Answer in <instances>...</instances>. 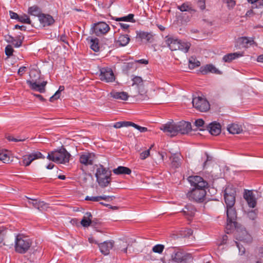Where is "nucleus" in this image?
<instances>
[{
  "label": "nucleus",
  "instance_id": "f257e3e1",
  "mask_svg": "<svg viewBox=\"0 0 263 263\" xmlns=\"http://www.w3.org/2000/svg\"><path fill=\"white\" fill-rule=\"evenodd\" d=\"M71 155L64 146L51 151L48 154L47 158L57 163L65 164L69 162Z\"/></svg>",
  "mask_w": 263,
  "mask_h": 263
},
{
  "label": "nucleus",
  "instance_id": "f03ea898",
  "mask_svg": "<svg viewBox=\"0 0 263 263\" xmlns=\"http://www.w3.org/2000/svg\"><path fill=\"white\" fill-rule=\"evenodd\" d=\"M95 176L99 185L102 187L108 186L110 182V171L100 164L96 170Z\"/></svg>",
  "mask_w": 263,
  "mask_h": 263
},
{
  "label": "nucleus",
  "instance_id": "7ed1b4c3",
  "mask_svg": "<svg viewBox=\"0 0 263 263\" xmlns=\"http://www.w3.org/2000/svg\"><path fill=\"white\" fill-rule=\"evenodd\" d=\"M32 242L28 237L17 235L15 240V250L21 254L26 253L31 247Z\"/></svg>",
  "mask_w": 263,
  "mask_h": 263
},
{
  "label": "nucleus",
  "instance_id": "20e7f679",
  "mask_svg": "<svg viewBox=\"0 0 263 263\" xmlns=\"http://www.w3.org/2000/svg\"><path fill=\"white\" fill-rule=\"evenodd\" d=\"M191 259V254L186 253L179 249H175L171 254L168 263H187V261Z\"/></svg>",
  "mask_w": 263,
  "mask_h": 263
},
{
  "label": "nucleus",
  "instance_id": "39448f33",
  "mask_svg": "<svg viewBox=\"0 0 263 263\" xmlns=\"http://www.w3.org/2000/svg\"><path fill=\"white\" fill-rule=\"evenodd\" d=\"M206 195L205 188H193L187 194L189 199L195 201L197 202H202L204 201Z\"/></svg>",
  "mask_w": 263,
  "mask_h": 263
},
{
  "label": "nucleus",
  "instance_id": "423d86ee",
  "mask_svg": "<svg viewBox=\"0 0 263 263\" xmlns=\"http://www.w3.org/2000/svg\"><path fill=\"white\" fill-rule=\"evenodd\" d=\"M224 193L226 207L234 206L235 203V189L232 185H229L226 187Z\"/></svg>",
  "mask_w": 263,
  "mask_h": 263
},
{
  "label": "nucleus",
  "instance_id": "0eeeda50",
  "mask_svg": "<svg viewBox=\"0 0 263 263\" xmlns=\"http://www.w3.org/2000/svg\"><path fill=\"white\" fill-rule=\"evenodd\" d=\"M227 224L226 228L231 230L236 227L237 213L234 206H227Z\"/></svg>",
  "mask_w": 263,
  "mask_h": 263
},
{
  "label": "nucleus",
  "instance_id": "6e6552de",
  "mask_svg": "<svg viewBox=\"0 0 263 263\" xmlns=\"http://www.w3.org/2000/svg\"><path fill=\"white\" fill-rule=\"evenodd\" d=\"M192 103L195 108L202 112L206 111L210 108L209 102L201 97L194 98L192 100Z\"/></svg>",
  "mask_w": 263,
  "mask_h": 263
},
{
  "label": "nucleus",
  "instance_id": "1a4fd4ad",
  "mask_svg": "<svg viewBox=\"0 0 263 263\" xmlns=\"http://www.w3.org/2000/svg\"><path fill=\"white\" fill-rule=\"evenodd\" d=\"M79 155V162L84 166L92 165L96 158L95 154L89 152H82Z\"/></svg>",
  "mask_w": 263,
  "mask_h": 263
},
{
  "label": "nucleus",
  "instance_id": "9d476101",
  "mask_svg": "<svg viewBox=\"0 0 263 263\" xmlns=\"http://www.w3.org/2000/svg\"><path fill=\"white\" fill-rule=\"evenodd\" d=\"M91 29L97 36L106 34L110 30L109 25L104 22H99L93 24Z\"/></svg>",
  "mask_w": 263,
  "mask_h": 263
},
{
  "label": "nucleus",
  "instance_id": "9b49d317",
  "mask_svg": "<svg viewBox=\"0 0 263 263\" xmlns=\"http://www.w3.org/2000/svg\"><path fill=\"white\" fill-rule=\"evenodd\" d=\"M45 157L39 151H33L28 155L23 157L22 164L25 166H29L32 161L39 159H44Z\"/></svg>",
  "mask_w": 263,
  "mask_h": 263
},
{
  "label": "nucleus",
  "instance_id": "f8f14e48",
  "mask_svg": "<svg viewBox=\"0 0 263 263\" xmlns=\"http://www.w3.org/2000/svg\"><path fill=\"white\" fill-rule=\"evenodd\" d=\"M100 79L107 83L112 82L115 80V76L112 69L109 67H103L100 69Z\"/></svg>",
  "mask_w": 263,
  "mask_h": 263
},
{
  "label": "nucleus",
  "instance_id": "ddd939ff",
  "mask_svg": "<svg viewBox=\"0 0 263 263\" xmlns=\"http://www.w3.org/2000/svg\"><path fill=\"white\" fill-rule=\"evenodd\" d=\"M191 185L194 187V188H205L208 185L206 181L199 176H191L187 179Z\"/></svg>",
  "mask_w": 263,
  "mask_h": 263
},
{
  "label": "nucleus",
  "instance_id": "4468645a",
  "mask_svg": "<svg viewBox=\"0 0 263 263\" xmlns=\"http://www.w3.org/2000/svg\"><path fill=\"white\" fill-rule=\"evenodd\" d=\"M160 129L167 135L171 137H174L177 135V130L176 128V123L173 121L168 122L166 124L162 125L160 127Z\"/></svg>",
  "mask_w": 263,
  "mask_h": 263
},
{
  "label": "nucleus",
  "instance_id": "2eb2a0df",
  "mask_svg": "<svg viewBox=\"0 0 263 263\" xmlns=\"http://www.w3.org/2000/svg\"><path fill=\"white\" fill-rule=\"evenodd\" d=\"M176 128L178 134H186L191 131L192 126L191 124L189 122L182 121L176 123Z\"/></svg>",
  "mask_w": 263,
  "mask_h": 263
},
{
  "label": "nucleus",
  "instance_id": "dca6fc26",
  "mask_svg": "<svg viewBox=\"0 0 263 263\" xmlns=\"http://www.w3.org/2000/svg\"><path fill=\"white\" fill-rule=\"evenodd\" d=\"M27 84L29 85L30 88L34 90L37 91L41 93L45 92V86L47 83V81H43L40 84L37 83L36 81L27 80Z\"/></svg>",
  "mask_w": 263,
  "mask_h": 263
},
{
  "label": "nucleus",
  "instance_id": "f3484780",
  "mask_svg": "<svg viewBox=\"0 0 263 263\" xmlns=\"http://www.w3.org/2000/svg\"><path fill=\"white\" fill-rule=\"evenodd\" d=\"M236 239L245 243H250L252 240L251 236L246 230L237 231L235 234Z\"/></svg>",
  "mask_w": 263,
  "mask_h": 263
},
{
  "label": "nucleus",
  "instance_id": "a211bd4d",
  "mask_svg": "<svg viewBox=\"0 0 263 263\" xmlns=\"http://www.w3.org/2000/svg\"><path fill=\"white\" fill-rule=\"evenodd\" d=\"M237 43L242 48H248L250 46H257L254 38L251 37L242 36L238 38Z\"/></svg>",
  "mask_w": 263,
  "mask_h": 263
},
{
  "label": "nucleus",
  "instance_id": "6ab92c4d",
  "mask_svg": "<svg viewBox=\"0 0 263 263\" xmlns=\"http://www.w3.org/2000/svg\"><path fill=\"white\" fill-rule=\"evenodd\" d=\"M196 212V209L195 207L191 204L186 205L182 211L183 215L189 220H190L194 216Z\"/></svg>",
  "mask_w": 263,
  "mask_h": 263
},
{
  "label": "nucleus",
  "instance_id": "aec40b11",
  "mask_svg": "<svg viewBox=\"0 0 263 263\" xmlns=\"http://www.w3.org/2000/svg\"><path fill=\"white\" fill-rule=\"evenodd\" d=\"M39 21L44 26H49L54 23V20L53 17L49 14L42 13L39 15Z\"/></svg>",
  "mask_w": 263,
  "mask_h": 263
},
{
  "label": "nucleus",
  "instance_id": "412c9836",
  "mask_svg": "<svg viewBox=\"0 0 263 263\" xmlns=\"http://www.w3.org/2000/svg\"><path fill=\"white\" fill-rule=\"evenodd\" d=\"M200 71L202 74H206L209 72L215 74H221L220 71L211 64L201 66L200 68Z\"/></svg>",
  "mask_w": 263,
  "mask_h": 263
},
{
  "label": "nucleus",
  "instance_id": "4be33fe9",
  "mask_svg": "<svg viewBox=\"0 0 263 263\" xmlns=\"http://www.w3.org/2000/svg\"><path fill=\"white\" fill-rule=\"evenodd\" d=\"M113 246L114 241H106L99 245L101 252L105 255L109 253V251Z\"/></svg>",
  "mask_w": 263,
  "mask_h": 263
},
{
  "label": "nucleus",
  "instance_id": "5701e85b",
  "mask_svg": "<svg viewBox=\"0 0 263 263\" xmlns=\"http://www.w3.org/2000/svg\"><path fill=\"white\" fill-rule=\"evenodd\" d=\"M244 198L247 201L248 205L250 208H254L256 205V199L251 191L246 192L244 194Z\"/></svg>",
  "mask_w": 263,
  "mask_h": 263
},
{
  "label": "nucleus",
  "instance_id": "b1692460",
  "mask_svg": "<svg viewBox=\"0 0 263 263\" xmlns=\"http://www.w3.org/2000/svg\"><path fill=\"white\" fill-rule=\"evenodd\" d=\"M180 40L173 37H168L166 40V43L172 51H175L179 48Z\"/></svg>",
  "mask_w": 263,
  "mask_h": 263
},
{
  "label": "nucleus",
  "instance_id": "393cba45",
  "mask_svg": "<svg viewBox=\"0 0 263 263\" xmlns=\"http://www.w3.org/2000/svg\"><path fill=\"white\" fill-rule=\"evenodd\" d=\"M243 56V52H237L234 53H230L223 56L222 59L225 62L230 63L233 60Z\"/></svg>",
  "mask_w": 263,
  "mask_h": 263
},
{
  "label": "nucleus",
  "instance_id": "a878e982",
  "mask_svg": "<svg viewBox=\"0 0 263 263\" xmlns=\"http://www.w3.org/2000/svg\"><path fill=\"white\" fill-rule=\"evenodd\" d=\"M130 41V38L127 34L120 35L118 40L116 41V45L118 47L125 46L127 45Z\"/></svg>",
  "mask_w": 263,
  "mask_h": 263
},
{
  "label": "nucleus",
  "instance_id": "bb28decb",
  "mask_svg": "<svg viewBox=\"0 0 263 263\" xmlns=\"http://www.w3.org/2000/svg\"><path fill=\"white\" fill-rule=\"evenodd\" d=\"M153 34L151 32L145 31L137 32V37L141 40H145L148 42H152L153 41Z\"/></svg>",
  "mask_w": 263,
  "mask_h": 263
},
{
  "label": "nucleus",
  "instance_id": "cd10ccee",
  "mask_svg": "<svg viewBox=\"0 0 263 263\" xmlns=\"http://www.w3.org/2000/svg\"><path fill=\"white\" fill-rule=\"evenodd\" d=\"M177 8L182 12L187 11L191 13H195L196 11L189 2H185L180 6H178Z\"/></svg>",
  "mask_w": 263,
  "mask_h": 263
},
{
  "label": "nucleus",
  "instance_id": "c85d7f7f",
  "mask_svg": "<svg viewBox=\"0 0 263 263\" xmlns=\"http://www.w3.org/2000/svg\"><path fill=\"white\" fill-rule=\"evenodd\" d=\"M110 96L115 99L121 100L124 101L127 100L129 96L128 93L124 91L117 92L112 91L110 93Z\"/></svg>",
  "mask_w": 263,
  "mask_h": 263
},
{
  "label": "nucleus",
  "instance_id": "c756f323",
  "mask_svg": "<svg viewBox=\"0 0 263 263\" xmlns=\"http://www.w3.org/2000/svg\"><path fill=\"white\" fill-rule=\"evenodd\" d=\"M209 132L212 135L217 136L221 132V126L219 123H212L209 126Z\"/></svg>",
  "mask_w": 263,
  "mask_h": 263
},
{
  "label": "nucleus",
  "instance_id": "7c9ffc66",
  "mask_svg": "<svg viewBox=\"0 0 263 263\" xmlns=\"http://www.w3.org/2000/svg\"><path fill=\"white\" fill-rule=\"evenodd\" d=\"M29 203L31 204L32 206L39 211H42L47 208V204L43 201H37V200L32 199L31 201H29Z\"/></svg>",
  "mask_w": 263,
  "mask_h": 263
},
{
  "label": "nucleus",
  "instance_id": "2f4dec72",
  "mask_svg": "<svg viewBox=\"0 0 263 263\" xmlns=\"http://www.w3.org/2000/svg\"><path fill=\"white\" fill-rule=\"evenodd\" d=\"M171 164L173 167L175 168L179 167L181 165L180 155L178 153L173 154L170 157Z\"/></svg>",
  "mask_w": 263,
  "mask_h": 263
},
{
  "label": "nucleus",
  "instance_id": "473e14b6",
  "mask_svg": "<svg viewBox=\"0 0 263 263\" xmlns=\"http://www.w3.org/2000/svg\"><path fill=\"white\" fill-rule=\"evenodd\" d=\"M112 171L116 175H129L132 173V171L130 168L122 166H120L116 168H114Z\"/></svg>",
  "mask_w": 263,
  "mask_h": 263
},
{
  "label": "nucleus",
  "instance_id": "72a5a7b5",
  "mask_svg": "<svg viewBox=\"0 0 263 263\" xmlns=\"http://www.w3.org/2000/svg\"><path fill=\"white\" fill-rule=\"evenodd\" d=\"M228 130L232 134H238L242 131V129L238 124L233 123L229 125Z\"/></svg>",
  "mask_w": 263,
  "mask_h": 263
},
{
  "label": "nucleus",
  "instance_id": "f704fd0d",
  "mask_svg": "<svg viewBox=\"0 0 263 263\" xmlns=\"http://www.w3.org/2000/svg\"><path fill=\"white\" fill-rule=\"evenodd\" d=\"M99 40L98 38H91L89 41L90 48L95 52H98L99 50Z\"/></svg>",
  "mask_w": 263,
  "mask_h": 263
},
{
  "label": "nucleus",
  "instance_id": "c9c22d12",
  "mask_svg": "<svg viewBox=\"0 0 263 263\" xmlns=\"http://www.w3.org/2000/svg\"><path fill=\"white\" fill-rule=\"evenodd\" d=\"M86 216H84L82 218L81 224L84 227H89L90 224L91 223V217L92 215L90 212H87L86 213Z\"/></svg>",
  "mask_w": 263,
  "mask_h": 263
},
{
  "label": "nucleus",
  "instance_id": "e433bc0d",
  "mask_svg": "<svg viewBox=\"0 0 263 263\" xmlns=\"http://www.w3.org/2000/svg\"><path fill=\"white\" fill-rule=\"evenodd\" d=\"M28 12L29 14L36 16L39 18V15L42 14L40 9L36 6H33L28 8Z\"/></svg>",
  "mask_w": 263,
  "mask_h": 263
},
{
  "label": "nucleus",
  "instance_id": "4c0bfd02",
  "mask_svg": "<svg viewBox=\"0 0 263 263\" xmlns=\"http://www.w3.org/2000/svg\"><path fill=\"white\" fill-rule=\"evenodd\" d=\"M179 44V48H178V50H179L184 53H187L189 51L191 47V44L189 42H183L180 40Z\"/></svg>",
  "mask_w": 263,
  "mask_h": 263
},
{
  "label": "nucleus",
  "instance_id": "58836bf2",
  "mask_svg": "<svg viewBox=\"0 0 263 263\" xmlns=\"http://www.w3.org/2000/svg\"><path fill=\"white\" fill-rule=\"evenodd\" d=\"M15 41L12 43L13 45L15 48H19L22 46L23 42L24 40V35L21 33L20 35H17L15 38Z\"/></svg>",
  "mask_w": 263,
  "mask_h": 263
},
{
  "label": "nucleus",
  "instance_id": "ea45409f",
  "mask_svg": "<svg viewBox=\"0 0 263 263\" xmlns=\"http://www.w3.org/2000/svg\"><path fill=\"white\" fill-rule=\"evenodd\" d=\"M134 15L133 14H129L127 16L117 17L115 19L116 21H125V22H135V21L134 20Z\"/></svg>",
  "mask_w": 263,
  "mask_h": 263
},
{
  "label": "nucleus",
  "instance_id": "a19ab883",
  "mask_svg": "<svg viewBox=\"0 0 263 263\" xmlns=\"http://www.w3.org/2000/svg\"><path fill=\"white\" fill-rule=\"evenodd\" d=\"M132 122L130 121L117 122L114 124V127L116 128H120L122 127L132 126Z\"/></svg>",
  "mask_w": 263,
  "mask_h": 263
},
{
  "label": "nucleus",
  "instance_id": "79ce46f5",
  "mask_svg": "<svg viewBox=\"0 0 263 263\" xmlns=\"http://www.w3.org/2000/svg\"><path fill=\"white\" fill-rule=\"evenodd\" d=\"M189 67L191 68H194L195 67H198L200 64V62L197 60V59L193 57H191L189 59Z\"/></svg>",
  "mask_w": 263,
  "mask_h": 263
},
{
  "label": "nucleus",
  "instance_id": "37998d69",
  "mask_svg": "<svg viewBox=\"0 0 263 263\" xmlns=\"http://www.w3.org/2000/svg\"><path fill=\"white\" fill-rule=\"evenodd\" d=\"M0 160L4 163H6L9 161V157L7 152L1 149H0Z\"/></svg>",
  "mask_w": 263,
  "mask_h": 263
},
{
  "label": "nucleus",
  "instance_id": "c03bdc74",
  "mask_svg": "<svg viewBox=\"0 0 263 263\" xmlns=\"http://www.w3.org/2000/svg\"><path fill=\"white\" fill-rule=\"evenodd\" d=\"M64 90V86H60L59 90L56 91L54 95L51 97L49 99L50 102H53L54 100H57L60 98V92Z\"/></svg>",
  "mask_w": 263,
  "mask_h": 263
},
{
  "label": "nucleus",
  "instance_id": "a18cd8bd",
  "mask_svg": "<svg viewBox=\"0 0 263 263\" xmlns=\"http://www.w3.org/2000/svg\"><path fill=\"white\" fill-rule=\"evenodd\" d=\"M17 21L23 23H26L28 24H31V21L29 16L26 14L19 15V17Z\"/></svg>",
  "mask_w": 263,
  "mask_h": 263
},
{
  "label": "nucleus",
  "instance_id": "49530a36",
  "mask_svg": "<svg viewBox=\"0 0 263 263\" xmlns=\"http://www.w3.org/2000/svg\"><path fill=\"white\" fill-rule=\"evenodd\" d=\"M164 249V246L161 244H158L153 247L152 250L155 253L161 254L162 253Z\"/></svg>",
  "mask_w": 263,
  "mask_h": 263
},
{
  "label": "nucleus",
  "instance_id": "de8ad7c7",
  "mask_svg": "<svg viewBox=\"0 0 263 263\" xmlns=\"http://www.w3.org/2000/svg\"><path fill=\"white\" fill-rule=\"evenodd\" d=\"M5 54L6 55H7L8 57H10L13 55V53L14 52V49L11 45H8L5 47Z\"/></svg>",
  "mask_w": 263,
  "mask_h": 263
},
{
  "label": "nucleus",
  "instance_id": "09e8293b",
  "mask_svg": "<svg viewBox=\"0 0 263 263\" xmlns=\"http://www.w3.org/2000/svg\"><path fill=\"white\" fill-rule=\"evenodd\" d=\"M85 199L86 200L91 201L93 202H98L100 201V196H87Z\"/></svg>",
  "mask_w": 263,
  "mask_h": 263
},
{
  "label": "nucleus",
  "instance_id": "8fccbe9b",
  "mask_svg": "<svg viewBox=\"0 0 263 263\" xmlns=\"http://www.w3.org/2000/svg\"><path fill=\"white\" fill-rule=\"evenodd\" d=\"M132 126L135 127V128H136L137 129H138V130L142 133L145 132L147 130V128L146 127L140 126L133 122L132 123Z\"/></svg>",
  "mask_w": 263,
  "mask_h": 263
},
{
  "label": "nucleus",
  "instance_id": "3c124183",
  "mask_svg": "<svg viewBox=\"0 0 263 263\" xmlns=\"http://www.w3.org/2000/svg\"><path fill=\"white\" fill-rule=\"evenodd\" d=\"M149 154H150V150L149 149H147L146 151H145L141 153L140 154V157L141 159L144 160V159H146V158H147L149 156Z\"/></svg>",
  "mask_w": 263,
  "mask_h": 263
},
{
  "label": "nucleus",
  "instance_id": "603ef678",
  "mask_svg": "<svg viewBox=\"0 0 263 263\" xmlns=\"http://www.w3.org/2000/svg\"><path fill=\"white\" fill-rule=\"evenodd\" d=\"M234 243L236 244V245L237 246V247L239 250V254L241 255L244 254L245 253V248H244V247L242 245H240L237 241H234Z\"/></svg>",
  "mask_w": 263,
  "mask_h": 263
},
{
  "label": "nucleus",
  "instance_id": "864d4df0",
  "mask_svg": "<svg viewBox=\"0 0 263 263\" xmlns=\"http://www.w3.org/2000/svg\"><path fill=\"white\" fill-rule=\"evenodd\" d=\"M204 124V121L201 119L196 120L194 123L195 125L197 128L203 127Z\"/></svg>",
  "mask_w": 263,
  "mask_h": 263
},
{
  "label": "nucleus",
  "instance_id": "5fc2aeb1",
  "mask_svg": "<svg viewBox=\"0 0 263 263\" xmlns=\"http://www.w3.org/2000/svg\"><path fill=\"white\" fill-rule=\"evenodd\" d=\"M198 7L202 10L205 8V0H198L197 2Z\"/></svg>",
  "mask_w": 263,
  "mask_h": 263
},
{
  "label": "nucleus",
  "instance_id": "6e6d98bb",
  "mask_svg": "<svg viewBox=\"0 0 263 263\" xmlns=\"http://www.w3.org/2000/svg\"><path fill=\"white\" fill-rule=\"evenodd\" d=\"M133 85H140L142 84V79L140 77H135L133 79Z\"/></svg>",
  "mask_w": 263,
  "mask_h": 263
},
{
  "label": "nucleus",
  "instance_id": "4d7b16f0",
  "mask_svg": "<svg viewBox=\"0 0 263 263\" xmlns=\"http://www.w3.org/2000/svg\"><path fill=\"white\" fill-rule=\"evenodd\" d=\"M228 237L227 235H223L220 242H218V246H220L226 244V243L228 241Z\"/></svg>",
  "mask_w": 263,
  "mask_h": 263
},
{
  "label": "nucleus",
  "instance_id": "13d9d810",
  "mask_svg": "<svg viewBox=\"0 0 263 263\" xmlns=\"http://www.w3.org/2000/svg\"><path fill=\"white\" fill-rule=\"evenodd\" d=\"M6 41L9 43L12 44L14 41H15V39L11 35H7L6 36Z\"/></svg>",
  "mask_w": 263,
  "mask_h": 263
},
{
  "label": "nucleus",
  "instance_id": "bf43d9fd",
  "mask_svg": "<svg viewBox=\"0 0 263 263\" xmlns=\"http://www.w3.org/2000/svg\"><path fill=\"white\" fill-rule=\"evenodd\" d=\"M7 139H8V140H9V141H14V142H19V141H24L25 140V139H17V138H14L13 136H8L7 137Z\"/></svg>",
  "mask_w": 263,
  "mask_h": 263
},
{
  "label": "nucleus",
  "instance_id": "052dcab7",
  "mask_svg": "<svg viewBox=\"0 0 263 263\" xmlns=\"http://www.w3.org/2000/svg\"><path fill=\"white\" fill-rule=\"evenodd\" d=\"M100 200H104L106 201H110L112 200L113 197L109 196H106V195H103V196H100Z\"/></svg>",
  "mask_w": 263,
  "mask_h": 263
},
{
  "label": "nucleus",
  "instance_id": "680f3d73",
  "mask_svg": "<svg viewBox=\"0 0 263 263\" xmlns=\"http://www.w3.org/2000/svg\"><path fill=\"white\" fill-rule=\"evenodd\" d=\"M9 14L11 18L18 20L19 15L16 13L10 11Z\"/></svg>",
  "mask_w": 263,
  "mask_h": 263
},
{
  "label": "nucleus",
  "instance_id": "e2e57ef3",
  "mask_svg": "<svg viewBox=\"0 0 263 263\" xmlns=\"http://www.w3.org/2000/svg\"><path fill=\"white\" fill-rule=\"evenodd\" d=\"M229 8H233L235 5V2L233 0H226Z\"/></svg>",
  "mask_w": 263,
  "mask_h": 263
},
{
  "label": "nucleus",
  "instance_id": "0e129e2a",
  "mask_svg": "<svg viewBox=\"0 0 263 263\" xmlns=\"http://www.w3.org/2000/svg\"><path fill=\"white\" fill-rule=\"evenodd\" d=\"M185 232L186 233L184 234V236L185 237H189L193 234V230L190 229H187L186 230H185Z\"/></svg>",
  "mask_w": 263,
  "mask_h": 263
},
{
  "label": "nucleus",
  "instance_id": "69168bd1",
  "mask_svg": "<svg viewBox=\"0 0 263 263\" xmlns=\"http://www.w3.org/2000/svg\"><path fill=\"white\" fill-rule=\"evenodd\" d=\"M14 29H18L23 31H25L26 30V27L25 26H20L18 25H15L14 26Z\"/></svg>",
  "mask_w": 263,
  "mask_h": 263
},
{
  "label": "nucleus",
  "instance_id": "338daca9",
  "mask_svg": "<svg viewBox=\"0 0 263 263\" xmlns=\"http://www.w3.org/2000/svg\"><path fill=\"white\" fill-rule=\"evenodd\" d=\"M4 230L0 228V243L4 240Z\"/></svg>",
  "mask_w": 263,
  "mask_h": 263
},
{
  "label": "nucleus",
  "instance_id": "774afa93",
  "mask_svg": "<svg viewBox=\"0 0 263 263\" xmlns=\"http://www.w3.org/2000/svg\"><path fill=\"white\" fill-rule=\"evenodd\" d=\"M120 26L122 29H123L124 30H126L128 29V28L129 27V25L126 24L124 23H120Z\"/></svg>",
  "mask_w": 263,
  "mask_h": 263
}]
</instances>
